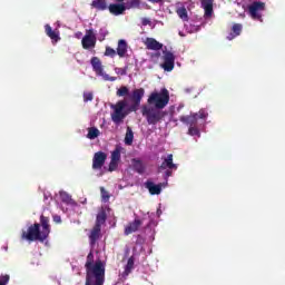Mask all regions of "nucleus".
I'll return each mask as SVG.
<instances>
[{
    "mask_svg": "<svg viewBox=\"0 0 285 285\" xmlns=\"http://www.w3.org/2000/svg\"><path fill=\"white\" fill-rule=\"evenodd\" d=\"M147 104L142 106L141 115L146 118L148 126H157L168 115L164 111V108L170 104V92L166 88H163L160 92L153 91L147 99Z\"/></svg>",
    "mask_w": 285,
    "mask_h": 285,
    "instance_id": "obj_1",
    "label": "nucleus"
},
{
    "mask_svg": "<svg viewBox=\"0 0 285 285\" xmlns=\"http://www.w3.org/2000/svg\"><path fill=\"white\" fill-rule=\"evenodd\" d=\"M85 268H86L85 285H104V282H106V265L101 259H98L95 262V254L92 252H90L87 255Z\"/></svg>",
    "mask_w": 285,
    "mask_h": 285,
    "instance_id": "obj_2",
    "label": "nucleus"
},
{
    "mask_svg": "<svg viewBox=\"0 0 285 285\" xmlns=\"http://www.w3.org/2000/svg\"><path fill=\"white\" fill-rule=\"evenodd\" d=\"M244 10H247L248 16L254 21H262V12L266 10V3L257 0H249V4L243 3Z\"/></svg>",
    "mask_w": 285,
    "mask_h": 285,
    "instance_id": "obj_3",
    "label": "nucleus"
},
{
    "mask_svg": "<svg viewBox=\"0 0 285 285\" xmlns=\"http://www.w3.org/2000/svg\"><path fill=\"white\" fill-rule=\"evenodd\" d=\"M21 239H26L27 242H43L48 238L43 236V232H41V225H39V223H35L28 227L27 232H22Z\"/></svg>",
    "mask_w": 285,
    "mask_h": 285,
    "instance_id": "obj_4",
    "label": "nucleus"
},
{
    "mask_svg": "<svg viewBox=\"0 0 285 285\" xmlns=\"http://www.w3.org/2000/svg\"><path fill=\"white\" fill-rule=\"evenodd\" d=\"M126 106H128V102L126 100H120L116 105L111 106L114 112L111 114V121L114 124H121L124 119H126V116L128 115L126 110Z\"/></svg>",
    "mask_w": 285,
    "mask_h": 285,
    "instance_id": "obj_5",
    "label": "nucleus"
},
{
    "mask_svg": "<svg viewBox=\"0 0 285 285\" xmlns=\"http://www.w3.org/2000/svg\"><path fill=\"white\" fill-rule=\"evenodd\" d=\"M81 45L83 50H90L97 46V36L94 29H88L86 35L82 37Z\"/></svg>",
    "mask_w": 285,
    "mask_h": 285,
    "instance_id": "obj_6",
    "label": "nucleus"
},
{
    "mask_svg": "<svg viewBox=\"0 0 285 285\" xmlns=\"http://www.w3.org/2000/svg\"><path fill=\"white\" fill-rule=\"evenodd\" d=\"M163 53L164 62L161 65V68L166 72H173V70H175V53H173L171 51H163Z\"/></svg>",
    "mask_w": 285,
    "mask_h": 285,
    "instance_id": "obj_7",
    "label": "nucleus"
},
{
    "mask_svg": "<svg viewBox=\"0 0 285 285\" xmlns=\"http://www.w3.org/2000/svg\"><path fill=\"white\" fill-rule=\"evenodd\" d=\"M106 159H108V155H106V153H96L92 158V169L101 170V168H104V165L106 164Z\"/></svg>",
    "mask_w": 285,
    "mask_h": 285,
    "instance_id": "obj_8",
    "label": "nucleus"
},
{
    "mask_svg": "<svg viewBox=\"0 0 285 285\" xmlns=\"http://www.w3.org/2000/svg\"><path fill=\"white\" fill-rule=\"evenodd\" d=\"M146 90L144 88L135 89L131 95V100L134 105L131 106V110H137V107L141 104V99H144Z\"/></svg>",
    "mask_w": 285,
    "mask_h": 285,
    "instance_id": "obj_9",
    "label": "nucleus"
},
{
    "mask_svg": "<svg viewBox=\"0 0 285 285\" xmlns=\"http://www.w3.org/2000/svg\"><path fill=\"white\" fill-rule=\"evenodd\" d=\"M40 226L43 237L48 239L50 237V218L48 216H40Z\"/></svg>",
    "mask_w": 285,
    "mask_h": 285,
    "instance_id": "obj_10",
    "label": "nucleus"
},
{
    "mask_svg": "<svg viewBox=\"0 0 285 285\" xmlns=\"http://www.w3.org/2000/svg\"><path fill=\"white\" fill-rule=\"evenodd\" d=\"M198 117L199 114H191L189 116H180L179 121H181V124H185L186 126L193 127V126H197L198 124Z\"/></svg>",
    "mask_w": 285,
    "mask_h": 285,
    "instance_id": "obj_11",
    "label": "nucleus"
},
{
    "mask_svg": "<svg viewBox=\"0 0 285 285\" xmlns=\"http://www.w3.org/2000/svg\"><path fill=\"white\" fill-rule=\"evenodd\" d=\"M108 10L110 14L115 17H119V14H124L126 12V4L125 3H111L108 6Z\"/></svg>",
    "mask_w": 285,
    "mask_h": 285,
    "instance_id": "obj_12",
    "label": "nucleus"
},
{
    "mask_svg": "<svg viewBox=\"0 0 285 285\" xmlns=\"http://www.w3.org/2000/svg\"><path fill=\"white\" fill-rule=\"evenodd\" d=\"M145 46L147 50H156L159 51L164 48V43L157 41L155 38H146Z\"/></svg>",
    "mask_w": 285,
    "mask_h": 285,
    "instance_id": "obj_13",
    "label": "nucleus"
},
{
    "mask_svg": "<svg viewBox=\"0 0 285 285\" xmlns=\"http://www.w3.org/2000/svg\"><path fill=\"white\" fill-rule=\"evenodd\" d=\"M90 63L96 75H98V77H102L105 75L104 65H101V59H99L98 57H92Z\"/></svg>",
    "mask_w": 285,
    "mask_h": 285,
    "instance_id": "obj_14",
    "label": "nucleus"
},
{
    "mask_svg": "<svg viewBox=\"0 0 285 285\" xmlns=\"http://www.w3.org/2000/svg\"><path fill=\"white\" fill-rule=\"evenodd\" d=\"M141 224H142L141 220L136 218L134 222L129 223L125 227V235H132V233H137V230H139Z\"/></svg>",
    "mask_w": 285,
    "mask_h": 285,
    "instance_id": "obj_15",
    "label": "nucleus"
},
{
    "mask_svg": "<svg viewBox=\"0 0 285 285\" xmlns=\"http://www.w3.org/2000/svg\"><path fill=\"white\" fill-rule=\"evenodd\" d=\"M101 237V227L95 225L89 234V244L90 246H95L97 244V240Z\"/></svg>",
    "mask_w": 285,
    "mask_h": 285,
    "instance_id": "obj_16",
    "label": "nucleus"
},
{
    "mask_svg": "<svg viewBox=\"0 0 285 285\" xmlns=\"http://www.w3.org/2000/svg\"><path fill=\"white\" fill-rule=\"evenodd\" d=\"M135 269V256H130L125 266V271L121 274L122 279H128V275Z\"/></svg>",
    "mask_w": 285,
    "mask_h": 285,
    "instance_id": "obj_17",
    "label": "nucleus"
},
{
    "mask_svg": "<svg viewBox=\"0 0 285 285\" xmlns=\"http://www.w3.org/2000/svg\"><path fill=\"white\" fill-rule=\"evenodd\" d=\"M167 168H174V170H177V165L173 163V154H169L166 158H164L161 165L158 167V170H166Z\"/></svg>",
    "mask_w": 285,
    "mask_h": 285,
    "instance_id": "obj_18",
    "label": "nucleus"
},
{
    "mask_svg": "<svg viewBox=\"0 0 285 285\" xmlns=\"http://www.w3.org/2000/svg\"><path fill=\"white\" fill-rule=\"evenodd\" d=\"M145 188L149 190L150 195H161V184L155 185L151 180H147Z\"/></svg>",
    "mask_w": 285,
    "mask_h": 285,
    "instance_id": "obj_19",
    "label": "nucleus"
},
{
    "mask_svg": "<svg viewBox=\"0 0 285 285\" xmlns=\"http://www.w3.org/2000/svg\"><path fill=\"white\" fill-rule=\"evenodd\" d=\"M132 168L138 175H144L146 173V166L144 165V161L139 158L131 159Z\"/></svg>",
    "mask_w": 285,
    "mask_h": 285,
    "instance_id": "obj_20",
    "label": "nucleus"
},
{
    "mask_svg": "<svg viewBox=\"0 0 285 285\" xmlns=\"http://www.w3.org/2000/svg\"><path fill=\"white\" fill-rule=\"evenodd\" d=\"M215 0H200L202 8L205 10V17H213V3Z\"/></svg>",
    "mask_w": 285,
    "mask_h": 285,
    "instance_id": "obj_21",
    "label": "nucleus"
},
{
    "mask_svg": "<svg viewBox=\"0 0 285 285\" xmlns=\"http://www.w3.org/2000/svg\"><path fill=\"white\" fill-rule=\"evenodd\" d=\"M45 32L47 37H50V39L55 41V43L61 40V38L59 37V31L52 30V27H50V24L45 26Z\"/></svg>",
    "mask_w": 285,
    "mask_h": 285,
    "instance_id": "obj_22",
    "label": "nucleus"
},
{
    "mask_svg": "<svg viewBox=\"0 0 285 285\" xmlns=\"http://www.w3.org/2000/svg\"><path fill=\"white\" fill-rule=\"evenodd\" d=\"M107 219H108V214L106 213V210L104 208H101L97 214L95 226H98L101 228V226H104V224H106Z\"/></svg>",
    "mask_w": 285,
    "mask_h": 285,
    "instance_id": "obj_23",
    "label": "nucleus"
},
{
    "mask_svg": "<svg viewBox=\"0 0 285 285\" xmlns=\"http://www.w3.org/2000/svg\"><path fill=\"white\" fill-rule=\"evenodd\" d=\"M126 52H128V43L126 40L121 39L118 41V47L116 53L118 57L124 58L126 57Z\"/></svg>",
    "mask_w": 285,
    "mask_h": 285,
    "instance_id": "obj_24",
    "label": "nucleus"
},
{
    "mask_svg": "<svg viewBox=\"0 0 285 285\" xmlns=\"http://www.w3.org/2000/svg\"><path fill=\"white\" fill-rule=\"evenodd\" d=\"M242 29H243L242 23H235L232 27V33L227 36L228 41H233L235 37H239V35H242Z\"/></svg>",
    "mask_w": 285,
    "mask_h": 285,
    "instance_id": "obj_25",
    "label": "nucleus"
},
{
    "mask_svg": "<svg viewBox=\"0 0 285 285\" xmlns=\"http://www.w3.org/2000/svg\"><path fill=\"white\" fill-rule=\"evenodd\" d=\"M91 8L100 11L108 10V3L106 2V0H94L91 2Z\"/></svg>",
    "mask_w": 285,
    "mask_h": 285,
    "instance_id": "obj_26",
    "label": "nucleus"
},
{
    "mask_svg": "<svg viewBox=\"0 0 285 285\" xmlns=\"http://www.w3.org/2000/svg\"><path fill=\"white\" fill-rule=\"evenodd\" d=\"M135 139V134L132 132V129L130 127H127V132L125 136V144L127 146H132V140Z\"/></svg>",
    "mask_w": 285,
    "mask_h": 285,
    "instance_id": "obj_27",
    "label": "nucleus"
},
{
    "mask_svg": "<svg viewBox=\"0 0 285 285\" xmlns=\"http://www.w3.org/2000/svg\"><path fill=\"white\" fill-rule=\"evenodd\" d=\"M176 14L183 20L188 21V11L186 10V7L178 8L176 10Z\"/></svg>",
    "mask_w": 285,
    "mask_h": 285,
    "instance_id": "obj_28",
    "label": "nucleus"
},
{
    "mask_svg": "<svg viewBox=\"0 0 285 285\" xmlns=\"http://www.w3.org/2000/svg\"><path fill=\"white\" fill-rule=\"evenodd\" d=\"M100 131L97 129V127H91L88 129L87 138L88 139H97L99 137Z\"/></svg>",
    "mask_w": 285,
    "mask_h": 285,
    "instance_id": "obj_29",
    "label": "nucleus"
},
{
    "mask_svg": "<svg viewBox=\"0 0 285 285\" xmlns=\"http://www.w3.org/2000/svg\"><path fill=\"white\" fill-rule=\"evenodd\" d=\"M111 161H121V148L116 147L115 150L111 153Z\"/></svg>",
    "mask_w": 285,
    "mask_h": 285,
    "instance_id": "obj_30",
    "label": "nucleus"
},
{
    "mask_svg": "<svg viewBox=\"0 0 285 285\" xmlns=\"http://www.w3.org/2000/svg\"><path fill=\"white\" fill-rule=\"evenodd\" d=\"M60 199L63 204H72V196L66 191H60Z\"/></svg>",
    "mask_w": 285,
    "mask_h": 285,
    "instance_id": "obj_31",
    "label": "nucleus"
},
{
    "mask_svg": "<svg viewBox=\"0 0 285 285\" xmlns=\"http://www.w3.org/2000/svg\"><path fill=\"white\" fill-rule=\"evenodd\" d=\"M129 94H130V90L126 86L120 87L116 92L117 97H127V95Z\"/></svg>",
    "mask_w": 285,
    "mask_h": 285,
    "instance_id": "obj_32",
    "label": "nucleus"
},
{
    "mask_svg": "<svg viewBox=\"0 0 285 285\" xmlns=\"http://www.w3.org/2000/svg\"><path fill=\"white\" fill-rule=\"evenodd\" d=\"M100 195H101V199L102 202H110V194L108 193V190H106L105 187H100Z\"/></svg>",
    "mask_w": 285,
    "mask_h": 285,
    "instance_id": "obj_33",
    "label": "nucleus"
},
{
    "mask_svg": "<svg viewBox=\"0 0 285 285\" xmlns=\"http://www.w3.org/2000/svg\"><path fill=\"white\" fill-rule=\"evenodd\" d=\"M117 56V51L110 47H106L105 57L115 58Z\"/></svg>",
    "mask_w": 285,
    "mask_h": 285,
    "instance_id": "obj_34",
    "label": "nucleus"
},
{
    "mask_svg": "<svg viewBox=\"0 0 285 285\" xmlns=\"http://www.w3.org/2000/svg\"><path fill=\"white\" fill-rule=\"evenodd\" d=\"M115 72L116 75H120L121 77L128 75V66L124 67V68H115Z\"/></svg>",
    "mask_w": 285,
    "mask_h": 285,
    "instance_id": "obj_35",
    "label": "nucleus"
},
{
    "mask_svg": "<svg viewBox=\"0 0 285 285\" xmlns=\"http://www.w3.org/2000/svg\"><path fill=\"white\" fill-rule=\"evenodd\" d=\"M92 99H95V96L92 95V92H90V91L83 92L85 104H88V101H92Z\"/></svg>",
    "mask_w": 285,
    "mask_h": 285,
    "instance_id": "obj_36",
    "label": "nucleus"
},
{
    "mask_svg": "<svg viewBox=\"0 0 285 285\" xmlns=\"http://www.w3.org/2000/svg\"><path fill=\"white\" fill-rule=\"evenodd\" d=\"M194 115H198V119H207L208 112L205 109H200L198 112H195Z\"/></svg>",
    "mask_w": 285,
    "mask_h": 285,
    "instance_id": "obj_37",
    "label": "nucleus"
},
{
    "mask_svg": "<svg viewBox=\"0 0 285 285\" xmlns=\"http://www.w3.org/2000/svg\"><path fill=\"white\" fill-rule=\"evenodd\" d=\"M188 135H191V137L199 135V129L197 128V126L189 127Z\"/></svg>",
    "mask_w": 285,
    "mask_h": 285,
    "instance_id": "obj_38",
    "label": "nucleus"
},
{
    "mask_svg": "<svg viewBox=\"0 0 285 285\" xmlns=\"http://www.w3.org/2000/svg\"><path fill=\"white\" fill-rule=\"evenodd\" d=\"M118 166H119V161L110 160V163H109V173H114V170H117Z\"/></svg>",
    "mask_w": 285,
    "mask_h": 285,
    "instance_id": "obj_39",
    "label": "nucleus"
},
{
    "mask_svg": "<svg viewBox=\"0 0 285 285\" xmlns=\"http://www.w3.org/2000/svg\"><path fill=\"white\" fill-rule=\"evenodd\" d=\"M8 282H10V275H1L0 276V285H8Z\"/></svg>",
    "mask_w": 285,
    "mask_h": 285,
    "instance_id": "obj_40",
    "label": "nucleus"
},
{
    "mask_svg": "<svg viewBox=\"0 0 285 285\" xmlns=\"http://www.w3.org/2000/svg\"><path fill=\"white\" fill-rule=\"evenodd\" d=\"M108 36V31L100 29L99 31V41H105L106 37Z\"/></svg>",
    "mask_w": 285,
    "mask_h": 285,
    "instance_id": "obj_41",
    "label": "nucleus"
},
{
    "mask_svg": "<svg viewBox=\"0 0 285 285\" xmlns=\"http://www.w3.org/2000/svg\"><path fill=\"white\" fill-rule=\"evenodd\" d=\"M130 8H139L141 6V2L139 0H131L129 2Z\"/></svg>",
    "mask_w": 285,
    "mask_h": 285,
    "instance_id": "obj_42",
    "label": "nucleus"
},
{
    "mask_svg": "<svg viewBox=\"0 0 285 285\" xmlns=\"http://www.w3.org/2000/svg\"><path fill=\"white\" fill-rule=\"evenodd\" d=\"M105 81H117V77H109L108 73L101 76Z\"/></svg>",
    "mask_w": 285,
    "mask_h": 285,
    "instance_id": "obj_43",
    "label": "nucleus"
},
{
    "mask_svg": "<svg viewBox=\"0 0 285 285\" xmlns=\"http://www.w3.org/2000/svg\"><path fill=\"white\" fill-rule=\"evenodd\" d=\"M173 170H175V168H167L165 171V179H168V177H173Z\"/></svg>",
    "mask_w": 285,
    "mask_h": 285,
    "instance_id": "obj_44",
    "label": "nucleus"
},
{
    "mask_svg": "<svg viewBox=\"0 0 285 285\" xmlns=\"http://www.w3.org/2000/svg\"><path fill=\"white\" fill-rule=\"evenodd\" d=\"M141 23H142V26H150V19H148V18H142V19H141Z\"/></svg>",
    "mask_w": 285,
    "mask_h": 285,
    "instance_id": "obj_45",
    "label": "nucleus"
},
{
    "mask_svg": "<svg viewBox=\"0 0 285 285\" xmlns=\"http://www.w3.org/2000/svg\"><path fill=\"white\" fill-rule=\"evenodd\" d=\"M159 57H161V52H155V53H151V59H159Z\"/></svg>",
    "mask_w": 285,
    "mask_h": 285,
    "instance_id": "obj_46",
    "label": "nucleus"
},
{
    "mask_svg": "<svg viewBox=\"0 0 285 285\" xmlns=\"http://www.w3.org/2000/svg\"><path fill=\"white\" fill-rule=\"evenodd\" d=\"M53 222H56V224H61V216H53Z\"/></svg>",
    "mask_w": 285,
    "mask_h": 285,
    "instance_id": "obj_47",
    "label": "nucleus"
},
{
    "mask_svg": "<svg viewBox=\"0 0 285 285\" xmlns=\"http://www.w3.org/2000/svg\"><path fill=\"white\" fill-rule=\"evenodd\" d=\"M150 3H161L163 0H148Z\"/></svg>",
    "mask_w": 285,
    "mask_h": 285,
    "instance_id": "obj_48",
    "label": "nucleus"
},
{
    "mask_svg": "<svg viewBox=\"0 0 285 285\" xmlns=\"http://www.w3.org/2000/svg\"><path fill=\"white\" fill-rule=\"evenodd\" d=\"M118 3H124V0H116Z\"/></svg>",
    "mask_w": 285,
    "mask_h": 285,
    "instance_id": "obj_49",
    "label": "nucleus"
}]
</instances>
